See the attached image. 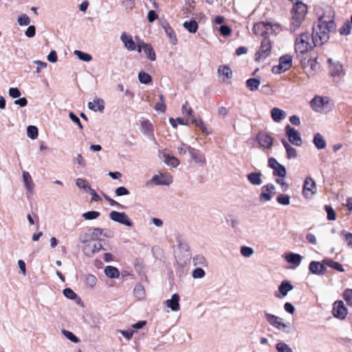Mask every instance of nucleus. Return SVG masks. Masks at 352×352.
Returning <instances> with one entry per match:
<instances>
[{"instance_id": "1", "label": "nucleus", "mask_w": 352, "mask_h": 352, "mask_svg": "<svg viewBox=\"0 0 352 352\" xmlns=\"http://www.w3.org/2000/svg\"><path fill=\"white\" fill-rule=\"evenodd\" d=\"M336 25L334 21V12L328 8L318 19L317 25L313 27L312 43L314 46H320L326 43L330 33L335 32Z\"/></svg>"}, {"instance_id": "2", "label": "nucleus", "mask_w": 352, "mask_h": 352, "mask_svg": "<svg viewBox=\"0 0 352 352\" xmlns=\"http://www.w3.org/2000/svg\"><path fill=\"white\" fill-rule=\"evenodd\" d=\"M262 26L264 28L267 32L263 33L262 36L263 39L261 41L259 50L255 54V60L258 62L263 61L270 54L272 50L271 41L266 34L268 32H276V30H279L278 25H275L276 29H273L274 25L271 23H261L258 27Z\"/></svg>"}, {"instance_id": "3", "label": "nucleus", "mask_w": 352, "mask_h": 352, "mask_svg": "<svg viewBox=\"0 0 352 352\" xmlns=\"http://www.w3.org/2000/svg\"><path fill=\"white\" fill-rule=\"evenodd\" d=\"M314 47L313 43H310V36L309 33L301 34L295 41V52L297 58L302 65L306 64L308 58V52Z\"/></svg>"}, {"instance_id": "4", "label": "nucleus", "mask_w": 352, "mask_h": 352, "mask_svg": "<svg viewBox=\"0 0 352 352\" xmlns=\"http://www.w3.org/2000/svg\"><path fill=\"white\" fill-rule=\"evenodd\" d=\"M307 6L300 1H296L291 10L290 28L291 32H295L301 26L307 13Z\"/></svg>"}, {"instance_id": "5", "label": "nucleus", "mask_w": 352, "mask_h": 352, "mask_svg": "<svg viewBox=\"0 0 352 352\" xmlns=\"http://www.w3.org/2000/svg\"><path fill=\"white\" fill-rule=\"evenodd\" d=\"M330 98L327 96H316L310 101L311 109L318 113L329 110Z\"/></svg>"}, {"instance_id": "6", "label": "nucleus", "mask_w": 352, "mask_h": 352, "mask_svg": "<svg viewBox=\"0 0 352 352\" xmlns=\"http://www.w3.org/2000/svg\"><path fill=\"white\" fill-rule=\"evenodd\" d=\"M182 113L190 118V122L199 127L203 133H208L207 128L205 126L203 120L201 118H196L193 115V110L188 107V102H186L182 107Z\"/></svg>"}, {"instance_id": "7", "label": "nucleus", "mask_w": 352, "mask_h": 352, "mask_svg": "<svg viewBox=\"0 0 352 352\" xmlns=\"http://www.w3.org/2000/svg\"><path fill=\"white\" fill-rule=\"evenodd\" d=\"M292 64V57L289 54L282 56L279 58V64L272 68V72L274 74H280L289 70Z\"/></svg>"}, {"instance_id": "8", "label": "nucleus", "mask_w": 352, "mask_h": 352, "mask_svg": "<svg viewBox=\"0 0 352 352\" xmlns=\"http://www.w3.org/2000/svg\"><path fill=\"white\" fill-rule=\"evenodd\" d=\"M109 218L117 223L128 227L133 226V223L128 215L124 212L113 210L109 213Z\"/></svg>"}, {"instance_id": "9", "label": "nucleus", "mask_w": 352, "mask_h": 352, "mask_svg": "<svg viewBox=\"0 0 352 352\" xmlns=\"http://www.w3.org/2000/svg\"><path fill=\"white\" fill-rule=\"evenodd\" d=\"M286 136L288 138L289 142L295 145L300 146L302 145V139L300 133L294 128L287 125L285 126Z\"/></svg>"}, {"instance_id": "10", "label": "nucleus", "mask_w": 352, "mask_h": 352, "mask_svg": "<svg viewBox=\"0 0 352 352\" xmlns=\"http://www.w3.org/2000/svg\"><path fill=\"white\" fill-rule=\"evenodd\" d=\"M268 166L273 169V175L276 177H286L287 170L285 167L278 162L274 157L268 159Z\"/></svg>"}, {"instance_id": "11", "label": "nucleus", "mask_w": 352, "mask_h": 352, "mask_svg": "<svg viewBox=\"0 0 352 352\" xmlns=\"http://www.w3.org/2000/svg\"><path fill=\"white\" fill-rule=\"evenodd\" d=\"M316 184L314 179L310 177H307L305 178L303 189H302V195L303 196L308 199L310 198L312 195L316 194Z\"/></svg>"}, {"instance_id": "12", "label": "nucleus", "mask_w": 352, "mask_h": 352, "mask_svg": "<svg viewBox=\"0 0 352 352\" xmlns=\"http://www.w3.org/2000/svg\"><path fill=\"white\" fill-rule=\"evenodd\" d=\"M347 313V309L344 306L343 301L337 300L334 302L333 305L332 314L335 318L343 320L346 318Z\"/></svg>"}, {"instance_id": "13", "label": "nucleus", "mask_w": 352, "mask_h": 352, "mask_svg": "<svg viewBox=\"0 0 352 352\" xmlns=\"http://www.w3.org/2000/svg\"><path fill=\"white\" fill-rule=\"evenodd\" d=\"M256 141L260 146L265 149H269L273 145L274 138L265 132H259L256 135Z\"/></svg>"}, {"instance_id": "14", "label": "nucleus", "mask_w": 352, "mask_h": 352, "mask_svg": "<svg viewBox=\"0 0 352 352\" xmlns=\"http://www.w3.org/2000/svg\"><path fill=\"white\" fill-rule=\"evenodd\" d=\"M159 157L166 165L173 168H176L179 164V160L175 156L170 155L166 149L160 151Z\"/></svg>"}, {"instance_id": "15", "label": "nucleus", "mask_w": 352, "mask_h": 352, "mask_svg": "<svg viewBox=\"0 0 352 352\" xmlns=\"http://www.w3.org/2000/svg\"><path fill=\"white\" fill-rule=\"evenodd\" d=\"M275 186L272 184H267L262 186L261 192L259 195V200L261 202L269 201L274 194Z\"/></svg>"}, {"instance_id": "16", "label": "nucleus", "mask_w": 352, "mask_h": 352, "mask_svg": "<svg viewBox=\"0 0 352 352\" xmlns=\"http://www.w3.org/2000/svg\"><path fill=\"white\" fill-rule=\"evenodd\" d=\"M265 318L269 324L279 330H284L287 327V325L282 322L280 318L274 314L265 312Z\"/></svg>"}, {"instance_id": "17", "label": "nucleus", "mask_w": 352, "mask_h": 352, "mask_svg": "<svg viewBox=\"0 0 352 352\" xmlns=\"http://www.w3.org/2000/svg\"><path fill=\"white\" fill-rule=\"evenodd\" d=\"M160 25L166 32V36L169 38V41L172 45L177 43V38L174 30L170 26L167 21L163 20L160 21Z\"/></svg>"}, {"instance_id": "18", "label": "nucleus", "mask_w": 352, "mask_h": 352, "mask_svg": "<svg viewBox=\"0 0 352 352\" xmlns=\"http://www.w3.org/2000/svg\"><path fill=\"white\" fill-rule=\"evenodd\" d=\"M323 261H311L309 265V271L316 275H324L326 273L327 268Z\"/></svg>"}, {"instance_id": "19", "label": "nucleus", "mask_w": 352, "mask_h": 352, "mask_svg": "<svg viewBox=\"0 0 352 352\" xmlns=\"http://www.w3.org/2000/svg\"><path fill=\"white\" fill-rule=\"evenodd\" d=\"M101 241L102 240H99V241H97L94 245H91L89 243L85 245L82 250L85 254L89 257H91L95 253L98 252L100 250H104V248L102 247Z\"/></svg>"}, {"instance_id": "20", "label": "nucleus", "mask_w": 352, "mask_h": 352, "mask_svg": "<svg viewBox=\"0 0 352 352\" xmlns=\"http://www.w3.org/2000/svg\"><path fill=\"white\" fill-rule=\"evenodd\" d=\"M218 74L219 77L222 78V81L225 83H230L232 78V72L228 65H220L218 68Z\"/></svg>"}, {"instance_id": "21", "label": "nucleus", "mask_w": 352, "mask_h": 352, "mask_svg": "<svg viewBox=\"0 0 352 352\" xmlns=\"http://www.w3.org/2000/svg\"><path fill=\"white\" fill-rule=\"evenodd\" d=\"M151 182L154 183L155 185H165L168 186L173 182V178L169 175H155L151 179Z\"/></svg>"}, {"instance_id": "22", "label": "nucleus", "mask_w": 352, "mask_h": 352, "mask_svg": "<svg viewBox=\"0 0 352 352\" xmlns=\"http://www.w3.org/2000/svg\"><path fill=\"white\" fill-rule=\"evenodd\" d=\"M120 40L123 43L125 48L128 50L133 51L136 49V45L133 40L132 36L128 34L126 32H124L122 33L120 36Z\"/></svg>"}, {"instance_id": "23", "label": "nucleus", "mask_w": 352, "mask_h": 352, "mask_svg": "<svg viewBox=\"0 0 352 352\" xmlns=\"http://www.w3.org/2000/svg\"><path fill=\"white\" fill-rule=\"evenodd\" d=\"M293 289L294 286L289 280H283L278 286V291L280 294H276L275 296L279 298H283Z\"/></svg>"}, {"instance_id": "24", "label": "nucleus", "mask_w": 352, "mask_h": 352, "mask_svg": "<svg viewBox=\"0 0 352 352\" xmlns=\"http://www.w3.org/2000/svg\"><path fill=\"white\" fill-rule=\"evenodd\" d=\"M177 247L179 251L186 254L188 258H190V248L186 241L181 236H176Z\"/></svg>"}, {"instance_id": "25", "label": "nucleus", "mask_w": 352, "mask_h": 352, "mask_svg": "<svg viewBox=\"0 0 352 352\" xmlns=\"http://www.w3.org/2000/svg\"><path fill=\"white\" fill-rule=\"evenodd\" d=\"M180 297L179 294H174L172 295L171 298L165 301V305L167 307L170 308L173 311H178L180 309L179 305Z\"/></svg>"}, {"instance_id": "26", "label": "nucleus", "mask_w": 352, "mask_h": 352, "mask_svg": "<svg viewBox=\"0 0 352 352\" xmlns=\"http://www.w3.org/2000/svg\"><path fill=\"white\" fill-rule=\"evenodd\" d=\"M248 182L254 186H260L262 184V173L261 172H252L247 175Z\"/></svg>"}, {"instance_id": "27", "label": "nucleus", "mask_w": 352, "mask_h": 352, "mask_svg": "<svg viewBox=\"0 0 352 352\" xmlns=\"http://www.w3.org/2000/svg\"><path fill=\"white\" fill-rule=\"evenodd\" d=\"M286 113L278 107H274L271 110L272 119L276 122H280L286 118Z\"/></svg>"}, {"instance_id": "28", "label": "nucleus", "mask_w": 352, "mask_h": 352, "mask_svg": "<svg viewBox=\"0 0 352 352\" xmlns=\"http://www.w3.org/2000/svg\"><path fill=\"white\" fill-rule=\"evenodd\" d=\"M88 108L94 111L102 112L104 109V102L102 99L95 98L93 102L88 103Z\"/></svg>"}, {"instance_id": "29", "label": "nucleus", "mask_w": 352, "mask_h": 352, "mask_svg": "<svg viewBox=\"0 0 352 352\" xmlns=\"http://www.w3.org/2000/svg\"><path fill=\"white\" fill-rule=\"evenodd\" d=\"M23 180L25 184L26 189L28 192L31 195L33 192V190L34 188V184L30 174L27 171L23 172Z\"/></svg>"}, {"instance_id": "30", "label": "nucleus", "mask_w": 352, "mask_h": 352, "mask_svg": "<svg viewBox=\"0 0 352 352\" xmlns=\"http://www.w3.org/2000/svg\"><path fill=\"white\" fill-rule=\"evenodd\" d=\"M281 142L286 150L287 158H296L297 157L296 149L294 148L292 146H291L290 144L288 142H287V140L285 139H282Z\"/></svg>"}, {"instance_id": "31", "label": "nucleus", "mask_w": 352, "mask_h": 352, "mask_svg": "<svg viewBox=\"0 0 352 352\" xmlns=\"http://www.w3.org/2000/svg\"><path fill=\"white\" fill-rule=\"evenodd\" d=\"M331 58L328 59V63H329V69L330 74L332 76H339L342 72V65L339 63H332Z\"/></svg>"}, {"instance_id": "32", "label": "nucleus", "mask_w": 352, "mask_h": 352, "mask_svg": "<svg viewBox=\"0 0 352 352\" xmlns=\"http://www.w3.org/2000/svg\"><path fill=\"white\" fill-rule=\"evenodd\" d=\"M313 142H314L315 146L318 150L324 149L327 146V142H326L324 138L319 133H317L314 135Z\"/></svg>"}, {"instance_id": "33", "label": "nucleus", "mask_w": 352, "mask_h": 352, "mask_svg": "<svg viewBox=\"0 0 352 352\" xmlns=\"http://www.w3.org/2000/svg\"><path fill=\"white\" fill-rule=\"evenodd\" d=\"M189 154L196 163H201L203 164H206V159L204 156L201 155L198 150H196L194 148H189Z\"/></svg>"}, {"instance_id": "34", "label": "nucleus", "mask_w": 352, "mask_h": 352, "mask_svg": "<svg viewBox=\"0 0 352 352\" xmlns=\"http://www.w3.org/2000/svg\"><path fill=\"white\" fill-rule=\"evenodd\" d=\"M285 258L287 263L294 264L296 266L300 265L302 261V256L300 254L292 252L287 254Z\"/></svg>"}, {"instance_id": "35", "label": "nucleus", "mask_w": 352, "mask_h": 352, "mask_svg": "<svg viewBox=\"0 0 352 352\" xmlns=\"http://www.w3.org/2000/svg\"><path fill=\"white\" fill-rule=\"evenodd\" d=\"M141 129L144 134L148 136L153 137V125L149 120H143L141 122Z\"/></svg>"}, {"instance_id": "36", "label": "nucleus", "mask_w": 352, "mask_h": 352, "mask_svg": "<svg viewBox=\"0 0 352 352\" xmlns=\"http://www.w3.org/2000/svg\"><path fill=\"white\" fill-rule=\"evenodd\" d=\"M142 49L148 59H149L151 61L155 60V53L150 44L142 43Z\"/></svg>"}, {"instance_id": "37", "label": "nucleus", "mask_w": 352, "mask_h": 352, "mask_svg": "<svg viewBox=\"0 0 352 352\" xmlns=\"http://www.w3.org/2000/svg\"><path fill=\"white\" fill-rule=\"evenodd\" d=\"M323 263H324L325 265H327L329 267H331L338 272H342L344 271V267L342 264H340L338 262L334 261L332 259H329V258L324 259Z\"/></svg>"}, {"instance_id": "38", "label": "nucleus", "mask_w": 352, "mask_h": 352, "mask_svg": "<svg viewBox=\"0 0 352 352\" xmlns=\"http://www.w3.org/2000/svg\"><path fill=\"white\" fill-rule=\"evenodd\" d=\"M104 274L105 275L110 278H116L120 276V272L118 269L113 266H107L104 268Z\"/></svg>"}, {"instance_id": "39", "label": "nucleus", "mask_w": 352, "mask_h": 352, "mask_svg": "<svg viewBox=\"0 0 352 352\" xmlns=\"http://www.w3.org/2000/svg\"><path fill=\"white\" fill-rule=\"evenodd\" d=\"M89 232L90 235V239L91 241H99L100 240L99 239L100 236H102V228H91L89 229Z\"/></svg>"}, {"instance_id": "40", "label": "nucleus", "mask_w": 352, "mask_h": 352, "mask_svg": "<svg viewBox=\"0 0 352 352\" xmlns=\"http://www.w3.org/2000/svg\"><path fill=\"white\" fill-rule=\"evenodd\" d=\"M247 87L252 91L258 89L261 85V80L258 78H249L245 82Z\"/></svg>"}, {"instance_id": "41", "label": "nucleus", "mask_w": 352, "mask_h": 352, "mask_svg": "<svg viewBox=\"0 0 352 352\" xmlns=\"http://www.w3.org/2000/svg\"><path fill=\"white\" fill-rule=\"evenodd\" d=\"M184 28L187 30L190 33H195L198 29V24L196 21L190 20L189 21H185L183 23Z\"/></svg>"}, {"instance_id": "42", "label": "nucleus", "mask_w": 352, "mask_h": 352, "mask_svg": "<svg viewBox=\"0 0 352 352\" xmlns=\"http://www.w3.org/2000/svg\"><path fill=\"white\" fill-rule=\"evenodd\" d=\"M100 216V212H98V211H96V210H91V211H88V212H84V213L82 214V217L85 220H94V219H97V218H98Z\"/></svg>"}, {"instance_id": "43", "label": "nucleus", "mask_w": 352, "mask_h": 352, "mask_svg": "<svg viewBox=\"0 0 352 352\" xmlns=\"http://www.w3.org/2000/svg\"><path fill=\"white\" fill-rule=\"evenodd\" d=\"M138 79L141 83L145 84V85L150 83L152 80L151 76L148 74H147L143 71H141L140 72H139Z\"/></svg>"}, {"instance_id": "44", "label": "nucleus", "mask_w": 352, "mask_h": 352, "mask_svg": "<svg viewBox=\"0 0 352 352\" xmlns=\"http://www.w3.org/2000/svg\"><path fill=\"white\" fill-rule=\"evenodd\" d=\"M76 184L80 189H82L85 191H89L91 188L89 183L82 178H78L76 181Z\"/></svg>"}, {"instance_id": "45", "label": "nucleus", "mask_w": 352, "mask_h": 352, "mask_svg": "<svg viewBox=\"0 0 352 352\" xmlns=\"http://www.w3.org/2000/svg\"><path fill=\"white\" fill-rule=\"evenodd\" d=\"M340 236H343L344 241L346 242L347 245L352 248V233L349 232L344 230H342L340 232Z\"/></svg>"}, {"instance_id": "46", "label": "nucleus", "mask_w": 352, "mask_h": 352, "mask_svg": "<svg viewBox=\"0 0 352 352\" xmlns=\"http://www.w3.org/2000/svg\"><path fill=\"white\" fill-rule=\"evenodd\" d=\"M74 54L76 56H77V57L80 60H83L85 62H89V61L91 60V59H92V56L89 54H87V53H85V52H81L79 50H75Z\"/></svg>"}, {"instance_id": "47", "label": "nucleus", "mask_w": 352, "mask_h": 352, "mask_svg": "<svg viewBox=\"0 0 352 352\" xmlns=\"http://www.w3.org/2000/svg\"><path fill=\"white\" fill-rule=\"evenodd\" d=\"M27 135L32 139L34 140L38 137V129L35 126H29L27 128Z\"/></svg>"}, {"instance_id": "48", "label": "nucleus", "mask_w": 352, "mask_h": 352, "mask_svg": "<svg viewBox=\"0 0 352 352\" xmlns=\"http://www.w3.org/2000/svg\"><path fill=\"white\" fill-rule=\"evenodd\" d=\"M192 262L194 265H201L206 266V260L203 255H196L192 258Z\"/></svg>"}, {"instance_id": "49", "label": "nucleus", "mask_w": 352, "mask_h": 352, "mask_svg": "<svg viewBox=\"0 0 352 352\" xmlns=\"http://www.w3.org/2000/svg\"><path fill=\"white\" fill-rule=\"evenodd\" d=\"M62 333L65 336V338L74 343H78L80 342V339L69 331L63 329L62 330Z\"/></svg>"}, {"instance_id": "50", "label": "nucleus", "mask_w": 352, "mask_h": 352, "mask_svg": "<svg viewBox=\"0 0 352 352\" xmlns=\"http://www.w3.org/2000/svg\"><path fill=\"white\" fill-rule=\"evenodd\" d=\"M276 349L278 352H293L292 348L288 344L282 342L276 344Z\"/></svg>"}, {"instance_id": "51", "label": "nucleus", "mask_w": 352, "mask_h": 352, "mask_svg": "<svg viewBox=\"0 0 352 352\" xmlns=\"http://www.w3.org/2000/svg\"><path fill=\"white\" fill-rule=\"evenodd\" d=\"M278 204L287 206L290 203V197L288 195L280 194L276 199Z\"/></svg>"}, {"instance_id": "52", "label": "nucleus", "mask_w": 352, "mask_h": 352, "mask_svg": "<svg viewBox=\"0 0 352 352\" xmlns=\"http://www.w3.org/2000/svg\"><path fill=\"white\" fill-rule=\"evenodd\" d=\"M97 283V278L95 276L89 274L85 278V283L90 288H94Z\"/></svg>"}, {"instance_id": "53", "label": "nucleus", "mask_w": 352, "mask_h": 352, "mask_svg": "<svg viewBox=\"0 0 352 352\" xmlns=\"http://www.w3.org/2000/svg\"><path fill=\"white\" fill-rule=\"evenodd\" d=\"M343 298L347 305L352 307V289H346L343 293Z\"/></svg>"}, {"instance_id": "54", "label": "nucleus", "mask_w": 352, "mask_h": 352, "mask_svg": "<svg viewBox=\"0 0 352 352\" xmlns=\"http://www.w3.org/2000/svg\"><path fill=\"white\" fill-rule=\"evenodd\" d=\"M324 210L327 213V219L329 221H333L336 219V216L333 208L328 205L324 206Z\"/></svg>"}, {"instance_id": "55", "label": "nucleus", "mask_w": 352, "mask_h": 352, "mask_svg": "<svg viewBox=\"0 0 352 352\" xmlns=\"http://www.w3.org/2000/svg\"><path fill=\"white\" fill-rule=\"evenodd\" d=\"M17 22L21 26L28 25L30 23V19L27 14H23L18 17Z\"/></svg>"}, {"instance_id": "56", "label": "nucleus", "mask_w": 352, "mask_h": 352, "mask_svg": "<svg viewBox=\"0 0 352 352\" xmlns=\"http://www.w3.org/2000/svg\"><path fill=\"white\" fill-rule=\"evenodd\" d=\"M240 252H241V254L244 257H246V258L250 257L254 253L253 249L252 248L248 247V246H242L241 248Z\"/></svg>"}, {"instance_id": "57", "label": "nucleus", "mask_w": 352, "mask_h": 352, "mask_svg": "<svg viewBox=\"0 0 352 352\" xmlns=\"http://www.w3.org/2000/svg\"><path fill=\"white\" fill-rule=\"evenodd\" d=\"M205 272L201 267H197L192 271V276L194 278H202L205 276Z\"/></svg>"}, {"instance_id": "58", "label": "nucleus", "mask_w": 352, "mask_h": 352, "mask_svg": "<svg viewBox=\"0 0 352 352\" xmlns=\"http://www.w3.org/2000/svg\"><path fill=\"white\" fill-rule=\"evenodd\" d=\"M103 196H104V199L109 202V205L111 206H117V207H119L120 208H122V209L126 208V207L124 206L119 204L116 201H115L113 199L110 198L108 195H107L105 194H103Z\"/></svg>"}, {"instance_id": "59", "label": "nucleus", "mask_w": 352, "mask_h": 352, "mask_svg": "<svg viewBox=\"0 0 352 352\" xmlns=\"http://www.w3.org/2000/svg\"><path fill=\"white\" fill-rule=\"evenodd\" d=\"M64 296L71 300L76 299L77 298L76 294L70 288H65L63 290Z\"/></svg>"}, {"instance_id": "60", "label": "nucleus", "mask_w": 352, "mask_h": 352, "mask_svg": "<svg viewBox=\"0 0 352 352\" xmlns=\"http://www.w3.org/2000/svg\"><path fill=\"white\" fill-rule=\"evenodd\" d=\"M129 193V190L124 186H120L115 190V194L116 196L128 195Z\"/></svg>"}, {"instance_id": "61", "label": "nucleus", "mask_w": 352, "mask_h": 352, "mask_svg": "<svg viewBox=\"0 0 352 352\" xmlns=\"http://www.w3.org/2000/svg\"><path fill=\"white\" fill-rule=\"evenodd\" d=\"M351 31V25L349 22L344 23L342 27L339 30L340 34L342 35H348Z\"/></svg>"}, {"instance_id": "62", "label": "nucleus", "mask_w": 352, "mask_h": 352, "mask_svg": "<svg viewBox=\"0 0 352 352\" xmlns=\"http://www.w3.org/2000/svg\"><path fill=\"white\" fill-rule=\"evenodd\" d=\"M192 148V147L182 143L177 147V151L180 155H185L187 152L189 153V148Z\"/></svg>"}, {"instance_id": "63", "label": "nucleus", "mask_w": 352, "mask_h": 352, "mask_svg": "<svg viewBox=\"0 0 352 352\" xmlns=\"http://www.w3.org/2000/svg\"><path fill=\"white\" fill-rule=\"evenodd\" d=\"M9 95L12 98H17L21 96V91L17 87H11L8 91Z\"/></svg>"}, {"instance_id": "64", "label": "nucleus", "mask_w": 352, "mask_h": 352, "mask_svg": "<svg viewBox=\"0 0 352 352\" xmlns=\"http://www.w3.org/2000/svg\"><path fill=\"white\" fill-rule=\"evenodd\" d=\"M36 34V28L34 25H29L25 32V35L28 38H32L35 36Z\"/></svg>"}]
</instances>
